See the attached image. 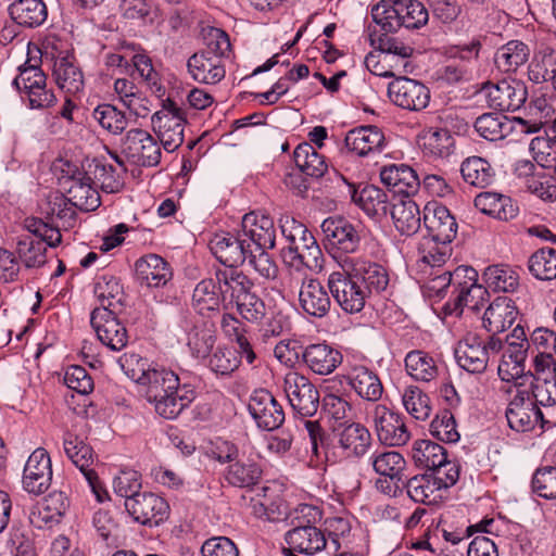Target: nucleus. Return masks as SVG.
<instances>
[{
	"mask_svg": "<svg viewBox=\"0 0 556 556\" xmlns=\"http://www.w3.org/2000/svg\"><path fill=\"white\" fill-rule=\"evenodd\" d=\"M338 305L349 314L359 313L371 294H380L389 285L387 269L372 262L359 261L351 269L332 271L327 281Z\"/></svg>",
	"mask_w": 556,
	"mask_h": 556,
	"instance_id": "nucleus-1",
	"label": "nucleus"
},
{
	"mask_svg": "<svg viewBox=\"0 0 556 556\" xmlns=\"http://www.w3.org/2000/svg\"><path fill=\"white\" fill-rule=\"evenodd\" d=\"M254 282L238 269H216L211 278V311L237 307L249 323L258 324L266 316L265 302L252 291Z\"/></svg>",
	"mask_w": 556,
	"mask_h": 556,
	"instance_id": "nucleus-2",
	"label": "nucleus"
},
{
	"mask_svg": "<svg viewBox=\"0 0 556 556\" xmlns=\"http://www.w3.org/2000/svg\"><path fill=\"white\" fill-rule=\"evenodd\" d=\"M280 227L287 241L280 253L285 265L298 271H320L324 267V254L307 227L292 216L281 218Z\"/></svg>",
	"mask_w": 556,
	"mask_h": 556,
	"instance_id": "nucleus-3",
	"label": "nucleus"
},
{
	"mask_svg": "<svg viewBox=\"0 0 556 556\" xmlns=\"http://www.w3.org/2000/svg\"><path fill=\"white\" fill-rule=\"evenodd\" d=\"M530 343L523 327L517 325L503 339L500 336L489 337V349L492 355L500 354L497 375L504 382H513L516 388L526 378V359Z\"/></svg>",
	"mask_w": 556,
	"mask_h": 556,
	"instance_id": "nucleus-4",
	"label": "nucleus"
},
{
	"mask_svg": "<svg viewBox=\"0 0 556 556\" xmlns=\"http://www.w3.org/2000/svg\"><path fill=\"white\" fill-rule=\"evenodd\" d=\"M320 519L321 510L318 507L299 505L292 518L294 527L285 535L286 549L305 555H314L324 549L327 544L325 533L315 526Z\"/></svg>",
	"mask_w": 556,
	"mask_h": 556,
	"instance_id": "nucleus-5",
	"label": "nucleus"
},
{
	"mask_svg": "<svg viewBox=\"0 0 556 556\" xmlns=\"http://www.w3.org/2000/svg\"><path fill=\"white\" fill-rule=\"evenodd\" d=\"M25 228L30 233L17 241V254L27 268H38L47 262V247H56L62 239L58 228L39 218H26Z\"/></svg>",
	"mask_w": 556,
	"mask_h": 556,
	"instance_id": "nucleus-6",
	"label": "nucleus"
},
{
	"mask_svg": "<svg viewBox=\"0 0 556 556\" xmlns=\"http://www.w3.org/2000/svg\"><path fill=\"white\" fill-rule=\"evenodd\" d=\"M456 290L451 291V299L444 304L447 315H460L464 307L478 311L486 300L488 290L478 283V273L469 266L455 269Z\"/></svg>",
	"mask_w": 556,
	"mask_h": 556,
	"instance_id": "nucleus-7",
	"label": "nucleus"
},
{
	"mask_svg": "<svg viewBox=\"0 0 556 556\" xmlns=\"http://www.w3.org/2000/svg\"><path fill=\"white\" fill-rule=\"evenodd\" d=\"M185 125L181 109L170 99L162 100V108L151 115V128L167 152L182 144Z\"/></svg>",
	"mask_w": 556,
	"mask_h": 556,
	"instance_id": "nucleus-8",
	"label": "nucleus"
},
{
	"mask_svg": "<svg viewBox=\"0 0 556 556\" xmlns=\"http://www.w3.org/2000/svg\"><path fill=\"white\" fill-rule=\"evenodd\" d=\"M13 85L30 109H48L56 102L53 90L47 87L45 73L37 65L21 66Z\"/></svg>",
	"mask_w": 556,
	"mask_h": 556,
	"instance_id": "nucleus-9",
	"label": "nucleus"
},
{
	"mask_svg": "<svg viewBox=\"0 0 556 556\" xmlns=\"http://www.w3.org/2000/svg\"><path fill=\"white\" fill-rule=\"evenodd\" d=\"M454 467H448L445 472L425 473L415 476L403 483L407 495L416 503L432 505L442 498V491L453 486L459 479L454 476Z\"/></svg>",
	"mask_w": 556,
	"mask_h": 556,
	"instance_id": "nucleus-10",
	"label": "nucleus"
},
{
	"mask_svg": "<svg viewBox=\"0 0 556 556\" xmlns=\"http://www.w3.org/2000/svg\"><path fill=\"white\" fill-rule=\"evenodd\" d=\"M283 391L295 415L307 418L317 413L319 392L306 376L289 371L283 378Z\"/></svg>",
	"mask_w": 556,
	"mask_h": 556,
	"instance_id": "nucleus-11",
	"label": "nucleus"
},
{
	"mask_svg": "<svg viewBox=\"0 0 556 556\" xmlns=\"http://www.w3.org/2000/svg\"><path fill=\"white\" fill-rule=\"evenodd\" d=\"M480 94L490 109L501 112H515L525 105L528 90L521 80L503 79L497 83H485L480 90Z\"/></svg>",
	"mask_w": 556,
	"mask_h": 556,
	"instance_id": "nucleus-12",
	"label": "nucleus"
},
{
	"mask_svg": "<svg viewBox=\"0 0 556 556\" xmlns=\"http://www.w3.org/2000/svg\"><path fill=\"white\" fill-rule=\"evenodd\" d=\"M505 415L508 426L516 432H530L536 428L544 430L552 426L545 412L533 405L522 392L516 391L508 403Z\"/></svg>",
	"mask_w": 556,
	"mask_h": 556,
	"instance_id": "nucleus-13",
	"label": "nucleus"
},
{
	"mask_svg": "<svg viewBox=\"0 0 556 556\" xmlns=\"http://www.w3.org/2000/svg\"><path fill=\"white\" fill-rule=\"evenodd\" d=\"M371 419L377 438L382 444L402 446L409 441L410 432L402 414L383 404H376L371 410Z\"/></svg>",
	"mask_w": 556,
	"mask_h": 556,
	"instance_id": "nucleus-14",
	"label": "nucleus"
},
{
	"mask_svg": "<svg viewBox=\"0 0 556 556\" xmlns=\"http://www.w3.org/2000/svg\"><path fill=\"white\" fill-rule=\"evenodd\" d=\"M123 153L141 166H156L162 156L157 140L146 129L130 128L121 139Z\"/></svg>",
	"mask_w": 556,
	"mask_h": 556,
	"instance_id": "nucleus-15",
	"label": "nucleus"
},
{
	"mask_svg": "<svg viewBox=\"0 0 556 556\" xmlns=\"http://www.w3.org/2000/svg\"><path fill=\"white\" fill-rule=\"evenodd\" d=\"M119 312L96 307L91 312L90 324L99 341L112 351H121L128 343V332L117 318Z\"/></svg>",
	"mask_w": 556,
	"mask_h": 556,
	"instance_id": "nucleus-16",
	"label": "nucleus"
},
{
	"mask_svg": "<svg viewBox=\"0 0 556 556\" xmlns=\"http://www.w3.org/2000/svg\"><path fill=\"white\" fill-rule=\"evenodd\" d=\"M251 253V244L229 231H215L211 236V254L225 266L224 269H237Z\"/></svg>",
	"mask_w": 556,
	"mask_h": 556,
	"instance_id": "nucleus-17",
	"label": "nucleus"
},
{
	"mask_svg": "<svg viewBox=\"0 0 556 556\" xmlns=\"http://www.w3.org/2000/svg\"><path fill=\"white\" fill-rule=\"evenodd\" d=\"M249 413L260 429L273 431L285 421L281 404L266 389L255 390L248 404Z\"/></svg>",
	"mask_w": 556,
	"mask_h": 556,
	"instance_id": "nucleus-18",
	"label": "nucleus"
},
{
	"mask_svg": "<svg viewBox=\"0 0 556 556\" xmlns=\"http://www.w3.org/2000/svg\"><path fill=\"white\" fill-rule=\"evenodd\" d=\"M390 100L397 106L409 111H421L430 101V90L422 83L399 77L388 86Z\"/></svg>",
	"mask_w": 556,
	"mask_h": 556,
	"instance_id": "nucleus-19",
	"label": "nucleus"
},
{
	"mask_svg": "<svg viewBox=\"0 0 556 556\" xmlns=\"http://www.w3.org/2000/svg\"><path fill=\"white\" fill-rule=\"evenodd\" d=\"M125 507L132 518L141 523L157 526L163 522L169 514L167 502L151 492H143L125 501Z\"/></svg>",
	"mask_w": 556,
	"mask_h": 556,
	"instance_id": "nucleus-20",
	"label": "nucleus"
},
{
	"mask_svg": "<svg viewBox=\"0 0 556 556\" xmlns=\"http://www.w3.org/2000/svg\"><path fill=\"white\" fill-rule=\"evenodd\" d=\"M491 355L489 339L483 342L475 333H468L458 342L455 349L457 364L470 374L484 372Z\"/></svg>",
	"mask_w": 556,
	"mask_h": 556,
	"instance_id": "nucleus-21",
	"label": "nucleus"
},
{
	"mask_svg": "<svg viewBox=\"0 0 556 556\" xmlns=\"http://www.w3.org/2000/svg\"><path fill=\"white\" fill-rule=\"evenodd\" d=\"M52 466L48 452L36 448L28 457L23 472V486L31 494L45 493L51 485Z\"/></svg>",
	"mask_w": 556,
	"mask_h": 556,
	"instance_id": "nucleus-22",
	"label": "nucleus"
},
{
	"mask_svg": "<svg viewBox=\"0 0 556 556\" xmlns=\"http://www.w3.org/2000/svg\"><path fill=\"white\" fill-rule=\"evenodd\" d=\"M327 247L343 253H354L361 243L359 231L343 217H328L321 224Z\"/></svg>",
	"mask_w": 556,
	"mask_h": 556,
	"instance_id": "nucleus-23",
	"label": "nucleus"
},
{
	"mask_svg": "<svg viewBox=\"0 0 556 556\" xmlns=\"http://www.w3.org/2000/svg\"><path fill=\"white\" fill-rule=\"evenodd\" d=\"M412 458L418 468L431 470V473H437L442 469L445 472L448 467L453 466L454 476H459V464L456 460L448 459L446 450L433 441H415L412 446Z\"/></svg>",
	"mask_w": 556,
	"mask_h": 556,
	"instance_id": "nucleus-24",
	"label": "nucleus"
},
{
	"mask_svg": "<svg viewBox=\"0 0 556 556\" xmlns=\"http://www.w3.org/2000/svg\"><path fill=\"white\" fill-rule=\"evenodd\" d=\"M336 446L346 458H361L371 446V433L361 422H350L333 430Z\"/></svg>",
	"mask_w": 556,
	"mask_h": 556,
	"instance_id": "nucleus-25",
	"label": "nucleus"
},
{
	"mask_svg": "<svg viewBox=\"0 0 556 556\" xmlns=\"http://www.w3.org/2000/svg\"><path fill=\"white\" fill-rule=\"evenodd\" d=\"M424 222L428 236L442 243H451L457 233V223L450 210L438 203L429 202L424 208Z\"/></svg>",
	"mask_w": 556,
	"mask_h": 556,
	"instance_id": "nucleus-26",
	"label": "nucleus"
},
{
	"mask_svg": "<svg viewBox=\"0 0 556 556\" xmlns=\"http://www.w3.org/2000/svg\"><path fill=\"white\" fill-rule=\"evenodd\" d=\"M242 239L249 240L254 250L273 249L275 247L276 230L274 220L265 214L257 212L247 213L241 220Z\"/></svg>",
	"mask_w": 556,
	"mask_h": 556,
	"instance_id": "nucleus-27",
	"label": "nucleus"
},
{
	"mask_svg": "<svg viewBox=\"0 0 556 556\" xmlns=\"http://www.w3.org/2000/svg\"><path fill=\"white\" fill-rule=\"evenodd\" d=\"M380 179L394 194L403 195L402 199L416 194L421 186L416 170L406 164L384 166Z\"/></svg>",
	"mask_w": 556,
	"mask_h": 556,
	"instance_id": "nucleus-28",
	"label": "nucleus"
},
{
	"mask_svg": "<svg viewBox=\"0 0 556 556\" xmlns=\"http://www.w3.org/2000/svg\"><path fill=\"white\" fill-rule=\"evenodd\" d=\"M302 358L311 371L320 376L330 375L343 361L341 352L325 342L305 346Z\"/></svg>",
	"mask_w": 556,
	"mask_h": 556,
	"instance_id": "nucleus-29",
	"label": "nucleus"
},
{
	"mask_svg": "<svg viewBox=\"0 0 556 556\" xmlns=\"http://www.w3.org/2000/svg\"><path fill=\"white\" fill-rule=\"evenodd\" d=\"M344 141L346 148L358 156L380 153L387 144L383 131L374 125L351 129Z\"/></svg>",
	"mask_w": 556,
	"mask_h": 556,
	"instance_id": "nucleus-30",
	"label": "nucleus"
},
{
	"mask_svg": "<svg viewBox=\"0 0 556 556\" xmlns=\"http://www.w3.org/2000/svg\"><path fill=\"white\" fill-rule=\"evenodd\" d=\"M299 302L306 314L317 318L326 316L331 306L328 292L316 278L304 277L301 279Z\"/></svg>",
	"mask_w": 556,
	"mask_h": 556,
	"instance_id": "nucleus-31",
	"label": "nucleus"
},
{
	"mask_svg": "<svg viewBox=\"0 0 556 556\" xmlns=\"http://www.w3.org/2000/svg\"><path fill=\"white\" fill-rule=\"evenodd\" d=\"M517 392L525 393L539 409H548L556 406V379L532 377L528 371L526 378L516 387Z\"/></svg>",
	"mask_w": 556,
	"mask_h": 556,
	"instance_id": "nucleus-32",
	"label": "nucleus"
},
{
	"mask_svg": "<svg viewBox=\"0 0 556 556\" xmlns=\"http://www.w3.org/2000/svg\"><path fill=\"white\" fill-rule=\"evenodd\" d=\"M517 316L515 302L507 296H498L485 309L482 325L491 336H500L515 323Z\"/></svg>",
	"mask_w": 556,
	"mask_h": 556,
	"instance_id": "nucleus-33",
	"label": "nucleus"
},
{
	"mask_svg": "<svg viewBox=\"0 0 556 556\" xmlns=\"http://www.w3.org/2000/svg\"><path fill=\"white\" fill-rule=\"evenodd\" d=\"M346 381L365 401L377 402L383 394V386L378 374L365 365H353L346 375Z\"/></svg>",
	"mask_w": 556,
	"mask_h": 556,
	"instance_id": "nucleus-34",
	"label": "nucleus"
},
{
	"mask_svg": "<svg viewBox=\"0 0 556 556\" xmlns=\"http://www.w3.org/2000/svg\"><path fill=\"white\" fill-rule=\"evenodd\" d=\"M418 143L422 152L431 157H448L455 149V138L443 127H428L418 135Z\"/></svg>",
	"mask_w": 556,
	"mask_h": 556,
	"instance_id": "nucleus-35",
	"label": "nucleus"
},
{
	"mask_svg": "<svg viewBox=\"0 0 556 556\" xmlns=\"http://www.w3.org/2000/svg\"><path fill=\"white\" fill-rule=\"evenodd\" d=\"M179 386V378L174 371L152 367L139 384V392L147 401H151L167 392H175Z\"/></svg>",
	"mask_w": 556,
	"mask_h": 556,
	"instance_id": "nucleus-36",
	"label": "nucleus"
},
{
	"mask_svg": "<svg viewBox=\"0 0 556 556\" xmlns=\"http://www.w3.org/2000/svg\"><path fill=\"white\" fill-rule=\"evenodd\" d=\"M53 77L59 88L71 94L84 89V75L73 55L58 56L53 63Z\"/></svg>",
	"mask_w": 556,
	"mask_h": 556,
	"instance_id": "nucleus-37",
	"label": "nucleus"
},
{
	"mask_svg": "<svg viewBox=\"0 0 556 556\" xmlns=\"http://www.w3.org/2000/svg\"><path fill=\"white\" fill-rule=\"evenodd\" d=\"M136 274L141 283L151 288L165 286L173 276L168 263L156 254H149L138 260Z\"/></svg>",
	"mask_w": 556,
	"mask_h": 556,
	"instance_id": "nucleus-38",
	"label": "nucleus"
},
{
	"mask_svg": "<svg viewBox=\"0 0 556 556\" xmlns=\"http://www.w3.org/2000/svg\"><path fill=\"white\" fill-rule=\"evenodd\" d=\"M63 450L67 458L80 470L88 475L90 480L94 479V455L92 448L79 435L66 431L63 435Z\"/></svg>",
	"mask_w": 556,
	"mask_h": 556,
	"instance_id": "nucleus-39",
	"label": "nucleus"
},
{
	"mask_svg": "<svg viewBox=\"0 0 556 556\" xmlns=\"http://www.w3.org/2000/svg\"><path fill=\"white\" fill-rule=\"evenodd\" d=\"M391 217L396 230L403 236H413L420 228V211L412 198L397 199L391 205Z\"/></svg>",
	"mask_w": 556,
	"mask_h": 556,
	"instance_id": "nucleus-40",
	"label": "nucleus"
},
{
	"mask_svg": "<svg viewBox=\"0 0 556 556\" xmlns=\"http://www.w3.org/2000/svg\"><path fill=\"white\" fill-rule=\"evenodd\" d=\"M67 197L72 205L83 211H93L100 205L99 192L86 174H78L70 179Z\"/></svg>",
	"mask_w": 556,
	"mask_h": 556,
	"instance_id": "nucleus-41",
	"label": "nucleus"
},
{
	"mask_svg": "<svg viewBox=\"0 0 556 556\" xmlns=\"http://www.w3.org/2000/svg\"><path fill=\"white\" fill-rule=\"evenodd\" d=\"M448 244L442 243L431 236L422 237L417 247L419 270L427 274L428 269L442 267L451 256Z\"/></svg>",
	"mask_w": 556,
	"mask_h": 556,
	"instance_id": "nucleus-42",
	"label": "nucleus"
},
{
	"mask_svg": "<svg viewBox=\"0 0 556 556\" xmlns=\"http://www.w3.org/2000/svg\"><path fill=\"white\" fill-rule=\"evenodd\" d=\"M193 391L180 387L175 392L159 395L155 400L147 401L154 412L164 419H175L193 401Z\"/></svg>",
	"mask_w": 556,
	"mask_h": 556,
	"instance_id": "nucleus-43",
	"label": "nucleus"
},
{
	"mask_svg": "<svg viewBox=\"0 0 556 556\" xmlns=\"http://www.w3.org/2000/svg\"><path fill=\"white\" fill-rule=\"evenodd\" d=\"M475 206L481 213L501 220L513 219L518 213V207L509 197L495 192L479 193L475 198Z\"/></svg>",
	"mask_w": 556,
	"mask_h": 556,
	"instance_id": "nucleus-44",
	"label": "nucleus"
},
{
	"mask_svg": "<svg viewBox=\"0 0 556 556\" xmlns=\"http://www.w3.org/2000/svg\"><path fill=\"white\" fill-rule=\"evenodd\" d=\"M262 472V468L256 462L252 459L242 462L238 457L224 469L223 479L231 486L251 488L258 483Z\"/></svg>",
	"mask_w": 556,
	"mask_h": 556,
	"instance_id": "nucleus-45",
	"label": "nucleus"
},
{
	"mask_svg": "<svg viewBox=\"0 0 556 556\" xmlns=\"http://www.w3.org/2000/svg\"><path fill=\"white\" fill-rule=\"evenodd\" d=\"M9 14L16 24L30 28L40 26L48 16L41 0H16L9 7Z\"/></svg>",
	"mask_w": 556,
	"mask_h": 556,
	"instance_id": "nucleus-46",
	"label": "nucleus"
},
{
	"mask_svg": "<svg viewBox=\"0 0 556 556\" xmlns=\"http://www.w3.org/2000/svg\"><path fill=\"white\" fill-rule=\"evenodd\" d=\"M528 77L534 84L551 81L556 89V49L542 47L528 67Z\"/></svg>",
	"mask_w": 556,
	"mask_h": 556,
	"instance_id": "nucleus-47",
	"label": "nucleus"
},
{
	"mask_svg": "<svg viewBox=\"0 0 556 556\" xmlns=\"http://www.w3.org/2000/svg\"><path fill=\"white\" fill-rule=\"evenodd\" d=\"M530 49L520 40H510L500 47L494 55L496 67L503 73L516 72L529 60Z\"/></svg>",
	"mask_w": 556,
	"mask_h": 556,
	"instance_id": "nucleus-48",
	"label": "nucleus"
},
{
	"mask_svg": "<svg viewBox=\"0 0 556 556\" xmlns=\"http://www.w3.org/2000/svg\"><path fill=\"white\" fill-rule=\"evenodd\" d=\"M350 192L352 201L368 216H376L387 212V194L380 188L367 185L362 189H356L354 186H350Z\"/></svg>",
	"mask_w": 556,
	"mask_h": 556,
	"instance_id": "nucleus-49",
	"label": "nucleus"
},
{
	"mask_svg": "<svg viewBox=\"0 0 556 556\" xmlns=\"http://www.w3.org/2000/svg\"><path fill=\"white\" fill-rule=\"evenodd\" d=\"M460 174L465 182L477 188H486L495 177L492 165L485 159L476 155L463 161Z\"/></svg>",
	"mask_w": 556,
	"mask_h": 556,
	"instance_id": "nucleus-50",
	"label": "nucleus"
},
{
	"mask_svg": "<svg viewBox=\"0 0 556 556\" xmlns=\"http://www.w3.org/2000/svg\"><path fill=\"white\" fill-rule=\"evenodd\" d=\"M94 295L100 302L99 307L121 312L124 306V290L116 277L101 276L94 285Z\"/></svg>",
	"mask_w": 556,
	"mask_h": 556,
	"instance_id": "nucleus-51",
	"label": "nucleus"
},
{
	"mask_svg": "<svg viewBox=\"0 0 556 556\" xmlns=\"http://www.w3.org/2000/svg\"><path fill=\"white\" fill-rule=\"evenodd\" d=\"M293 159L296 167L306 176L319 178L328 169L325 157L308 142L300 143L294 152Z\"/></svg>",
	"mask_w": 556,
	"mask_h": 556,
	"instance_id": "nucleus-52",
	"label": "nucleus"
},
{
	"mask_svg": "<svg viewBox=\"0 0 556 556\" xmlns=\"http://www.w3.org/2000/svg\"><path fill=\"white\" fill-rule=\"evenodd\" d=\"M404 362L407 374L416 381L430 382L439 374L435 361L424 351L408 352Z\"/></svg>",
	"mask_w": 556,
	"mask_h": 556,
	"instance_id": "nucleus-53",
	"label": "nucleus"
},
{
	"mask_svg": "<svg viewBox=\"0 0 556 556\" xmlns=\"http://www.w3.org/2000/svg\"><path fill=\"white\" fill-rule=\"evenodd\" d=\"M528 269L538 280L549 281L556 279V250L541 248L528 258Z\"/></svg>",
	"mask_w": 556,
	"mask_h": 556,
	"instance_id": "nucleus-54",
	"label": "nucleus"
},
{
	"mask_svg": "<svg viewBox=\"0 0 556 556\" xmlns=\"http://www.w3.org/2000/svg\"><path fill=\"white\" fill-rule=\"evenodd\" d=\"M131 70L139 74V77L153 94L157 98L165 96V87L161 81L159 73L153 67L152 60L146 53L137 51L136 48L132 53Z\"/></svg>",
	"mask_w": 556,
	"mask_h": 556,
	"instance_id": "nucleus-55",
	"label": "nucleus"
},
{
	"mask_svg": "<svg viewBox=\"0 0 556 556\" xmlns=\"http://www.w3.org/2000/svg\"><path fill=\"white\" fill-rule=\"evenodd\" d=\"M402 404L405 410L419 421L428 419L432 412L429 395L417 386H408L404 389Z\"/></svg>",
	"mask_w": 556,
	"mask_h": 556,
	"instance_id": "nucleus-56",
	"label": "nucleus"
},
{
	"mask_svg": "<svg viewBox=\"0 0 556 556\" xmlns=\"http://www.w3.org/2000/svg\"><path fill=\"white\" fill-rule=\"evenodd\" d=\"M488 288L495 292H514L519 286L517 271L507 265H492L483 273Z\"/></svg>",
	"mask_w": 556,
	"mask_h": 556,
	"instance_id": "nucleus-57",
	"label": "nucleus"
},
{
	"mask_svg": "<svg viewBox=\"0 0 556 556\" xmlns=\"http://www.w3.org/2000/svg\"><path fill=\"white\" fill-rule=\"evenodd\" d=\"M370 462L376 473L390 479L403 477L406 467L405 458L396 451L374 453L370 457Z\"/></svg>",
	"mask_w": 556,
	"mask_h": 556,
	"instance_id": "nucleus-58",
	"label": "nucleus"
},
{
	"mask_svg": "<svg viewBox=\"0 0 556 556\" xmlns=\"http://www.w3.org/2000/svg\"><path fill=\"white\" fill-rule=\"evenodd\" d=\"M475 129L485 140L497 141L504 139L511 128L505 116L484 113L476 119Z\"/></svg>",
	"mask_w": 556,
	"mask_h": 556,
	"instance_id": "nucleus-59",
	"label": "nucleus"
},
{
	"mask_svg": "<svg viewBox=\"0 0 556 556\" xmlns=\"http://www.w3.org/2000/svg\"><path fill=\"white\" fill-rule=\"evenodd\" d=\"M99 125L112 135H122L127 128L128 118L125 113L112 104H100L92 113Z\"/></svg>",
	"mask_w": 556,
	"mask_h": 556,
	"instance_id": "nucleus-60",
	"label": "nucleus"
},
{
	"mask_svg": "<svg viewBox=\"0 0 556 556\" xmlns=\"http://www.w3.org/2000/svg\"><path fill=\"white\" fill-rule=\"evenodd\" d=\"M424 288L430 296L443 298L451 289L456 290L455 270H443L441 267L428 269Z\"/></svg>",
	"mask_w": 556,
	"mask_h": 556,
	"instance_id": "nucleus-61",
	"label": "nucleus"
},
{
	"mask_svg": "<svg viewBox=\"0 0 556 556\" xmlns=\"http://www.w3.org/2000/svg\"><path fill=\"white\" fill-rule=\"evenodd\" d=\"M429 430L435 439L446 443H456L460 438L454 415L447 409L437 414Z\"/></svg>",
	"mask_w": 556,
	"mask_h": 556,
	"instance_id": "nucleus-62",
	"label": "nucleus"
},
{
	"mask_svg": "<svg viewBox=\"0 0 556 556\" xmlns=\"http://www.w3.org/2000/svg\"><path fill=\"white\" fill-rule=\"evenodd\" d=\"M400 14V27L408 29L420 28L429 20L427 9L422 3L414 0H406L397 3Z\"/></svg>",
	"mask_w": 556,
	"mask_h": 556,
	"instance_id": "nucleus-63",
	"label": "nucleus"
},
{
	"mask_svg": "<svg viewBox=\"0 0 556 556\" xmlns=\"http://www.w3.org/2000/svg\"><path fill=\"white\" fill-rule=\"evenodd\" d=\"M532 490L540 497L556 500V467L536 469L532 478Z\"/></svg>",
	"mask_w": 556,
	"mask_h": 556,
	"instance_id": "nucleus-64",
	"label": "nucleus"
}]
</instances>
